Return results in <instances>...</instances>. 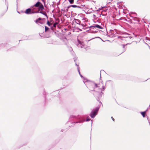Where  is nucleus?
<instances>
[{
	"instance_id": "17",
	"label": "nucleus",
	"mask_w": 150,
	"mask_h": 150,
	"mask_svg": "<svg viewBox=\"0 0 150 150\" xmlns=\"http://www.w3.org/2000/svg\"><path fill=\"white\" fill-rule=\"evenodd\" d=\"M88 119L87 120V121H88Z\"/></svg>"
},
{
	"instance_id": "2",
	"label": "nucleus",
	"mask_w": 150,
	"mask_h": 150,
	"mask_svg": "<svg viewBox=\"0 0 150 150\" xmlns=\"http://www.w3.org/2000/svg\"><path fill=\"white\" fill-rule=\"evenodd\" d=\"M99 109V108L97 107L95 110H94L92 111L90 114V116L92 118H94L97 115Z\"/></svg>"
},
{
	"instance_id": "1",
	"label": "nucleus",
	"mask_w": 150,
	"mask_h": 150,
	"mask_svg": "<svg viewBox=\"0 0 150 150\" xmlns=\"http://www.w3.org/2000/svg\"><path fill=\"white\" fill-rule=\"evenodd\" d=\"M34 6L38 7V12L40 11L39 12L40 13L45 16L47 17L46 12L45 11H42L44 9V8L43 5L41 3L38 2L35 4Z\"/></svg>"
},
{
	"instance_id": "4",
	"label": "nucleus",
	"mask_w": 150,
	"mask_h": 150,
	"mask_svg": "<svg viewBox=\"0 0 150 150\" xmlns=\"http://www.w3.org/2000/svg\"><path fill=\"white\" fill-rule=\"evenodd\" d=\"M100 83H99L98 84L95 83V85L96 87H99L100 89H102L103 86L101 82Z\"/></svg>"
},
{
	"instance_id": "12",
	"label": "nucleus",
	"mask_w": 150,
	"mask_h": 150,
	"mask_svg": "<svg viewBox=\"0 0 150 150\" xmlns=\"http://www.w3.org/2000/svg\"><path fill=\"white\" fill-rule=\"evenodd\" d=\"M70 3L71 4H72L74 2V0H68Z\"/></svg>"
},
{
	"instance_id": "9",
	"label": "nucleus",
	"mask_w": 150,
	"mask_h": 150,
	"mask_svg": "<svg viewBox=\"0 0 150 150\" xmlns=\"http://www.w3.org/2000/svg\"><path fill=\"white\" fill-rule=\"evenodd\" d=\"M49 29V28L47 27L46 26H45V31L46 32L47 30H48Z\"/></svg>"
},
{
	"instance_id": "13",
	"label": "nucleus",
	"mask_w": 150,
	"mask_h": 150,
	"mask_svg": "<svg viewBox=\"0 0 150 150\" xmlns=\"http://www.w3.org/2000/svg\"><path fill=\"white\" fill-rule=\"evenodd\" d=\"M57 23L56 22L54 23V24H53V27H56V25L57 24Z\"/></svg>"
},
{
	"instance_id": "6",
	"label": "nucleus",
	"mask_w": 150,
	"mask_h": 150,
	"mask_svg": "<svg viewBox=\"0 0 150 150\" xmlns=\"http://www.w3.org/2000/svg\"><path fill=\"white\" fill-rule=\"evenodd\" d=\"M94 27L96 28L99 29H102V28L98 25H96L94 26Z\"/></svg>"
},
{
	"instance_id": "7",
	"label": "nucleus",
	"mask_w": 150,
	"mask_h": 150,
	"mask_svg": "<svg viewBox=\"0 0 150 150\" xmlns=\"http://www.w3.org/2000/svg\"><path fill=\"white\" fill-rule=\"evenodd\" d=\"M141 113L143 117H145L146 113L145 112H141Z\"/></svg>"
},
{
	"instance_id": "16",
	"label": "nucleus",
	"mask_w": 150,
	"mask_h": 150,
	"mask_svg": "<svg viewBox=\"0 0 150 150\" xmlns=\"http://www.w3.org/2000/svg\"><path fill=\"white\" fill-rule=\"evenodd\" d=\"M88 119L87 120V121H88Z\"/></svg>"
},
{
	"instance_id": "8",
	"label": "nucleus",
	"mask_w": 150,
	"mask_h": 150,
	"mask_svg": "<svg viewBox=\"0 0 150 150\" xmlns=\"http://www.w3.org/2000/svg\"><path fill=\"white\" fill-rule=\"evenodd\" d=\"M70 6H71V7H74V8H80V7H79V6H76V5H71Z\"/></svg>"
},
{
	"instance_id": "11",
	"label": "nucleus",
	"mask_w": 150,
	"mask_h": 150,
	"mask_svg": "<svg viewBox=\"0 0 150 150\" xmlns=\"http://www.w3.org/2000/svg\"><path fill=\"white\" fill-rule=\"evenodd\" d=\"M47 24L49 26L52 25V24L50 23V21H47Z\"/></svg>"
},
{
	"instance_id": "5",
	"label": "nucleus",
	"mask_w": 150,
	"mask_h": 150,
	"mask_svg": "<svg viewBox=\"0 0 150 150\" xmlns=\"http://www.w3.org/2000/svg\"><path fill=\"white\" fill-rule=\"evenodd\" d=\"M41 19H42V18H39L38 19H36L35 21V22L37 24H38V23H39L40 24H42V23H41L40 21H39L41 20Z\"/></svg>"
},
{
	"instance_id": "15",
	"label": "nucleus",
	"mask_w": 150,
	"mask_h": 150,
	"mask_svg": "<svg viewBox=\"0 0 150 150\" xmlns=\"http://www.w3.org/2000/svg\"><path fill=\"white\" fill-rule=\"evenodd\" d=\"M111 118L112 119V120L114 122L115 120H114V118H113V117H111Z\"/></svg>"
},
{
	"instance_id": "10",
	"label": "nucleus",
	"mask_w": 150,
	"mask_h": 150,
	"mask_svg": "<svg viewBox=\"0 0 150 150\" xmlns=\"http://www.w3.org/2000/svg\"><path fill=\"white\" fill-rule=\"evenodd\" d=\"M122 47H123V48L124 49H123V50L122 51V52H125V45H122Z\"/></svg>"
},
{
	"instance_id": "14",
	"label": "nucleus",
	"mask_w": 150,
	"mask_h": 150,
	"mask_svg": "<svg viewBox=\"0 0 150 150\" xmlns=\"http://www.w3.org/2000/svg\"><path fill=\"white\" fill-rule=\"evenodd\" d=\"M71 7V6H68V7H67V9H66V11H67H67H68V9L69 8V7Z\"/></svg>"
},
{
	"instance_id": "3",
	"label": "nucleus",
	"mask_w": 150,
	"mask_h": 150,
	"mask_svg": "<svg viewBox=\"0 0 150 150\" xmlns=\"http://www.w3.org/2000/svg\"><path fill=\"white\" fill-rule=\"evenodd\" d=\"M34 8L33 9V10H31L30 8H29L25 11V13L27 14H29L32 13H37V12H35L34 11Z\"/></svg>"
}]
</instances>
